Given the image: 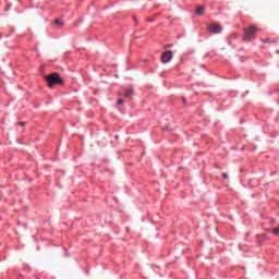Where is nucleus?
Listing matches in <instances>:
<instances>
[{"mask_svg":"<svg viewBox=\"0 0 279 279\" xmlns=\"http://www.w3.org/2000/svg\"><path fill=\"white\" fill-rule=\"evenodd\" d=\"M44 80H46L48 88H53V86L64 84V80L58 73L48 74L44 76Z\"/></svg>","mask_w":279,"mask_h":279,"instance_id":"nucleus-1","label":"nucleus"},{"mask_svg":"<svg viewBox=\"0 0 279 279\" xmlns=\"http://www.w3.org/2000/svg\"><path fill=\"white\" fill-rule=\"evenodd\" d=\"M256 32H258V28H256L254 26H250V27L245 28L244 37H243L244 43L252 41V39H254L256 36Z\"/></svg>","mask_w":279,"mask_h":279,"instance_id":"nucleus-2","label":"nucleus"},{"mask_svg":"<svg viewBox=\"0 0 279 279\" xmlns=\"http://www.w3.org/2000/svg\"><path fill=\"white\" fill-rule=\"evenodd\" d=\"M172 58H173V52H171V50H167L161 54V62L163 63L171 62Z\"/></svg>","mask_w":279,"mask_h":279,"instance_id":"nucleus-3","label":"nucleus"},{"mask_svg":"<svg viewBox=\"0 0 279 279\" xmlns=\"http://www.w3.org/2000/svg\"><path fill=\"white\" fill-rule=\"evenodd\" d=\"M208 29L211 34H221V25L219 24H211L208 26Z\"/></svg>","mask_w":279,"mask_h":279,"instance_id":"nucleus-4","label":"nucleus"},{"mask_svg":"<svg viewBox=\"0 0 279 279\" xmlns=\"http://www.w3.org/2000/svg\"><path fill=\"white\" fill-rule=\"evenodd\" d=\"M124 97L126 99H132L134 97V89L132 88L124 89Z\"/></svg>","mask_w":279,"mask_h":279,"instance_id":"nucleus-5","label":"nucleus"},{"mask_svg":"<svg viewBox=\"0 0 279 279\" xmlns=\"http://www.w3.org/2000/svg\"><path fill=\"white\" fill-rule=\"evenodd\" d=\"M204 12H205L204 7H197L195 14H197L198 16H202L204 15Z\"/></svg>","mask_w":279,"mask_h":279,"instance_id":"nucleus-6","label":"nucleus"},{"mask_svg":"<svg viewBox=\"0 0 279 279\" xmlns=\"http://www.w3.org/2000/svg\"><path fill=\"white\" fill-rule=\"evenodd\" d=\"M124 100L123 99H118V106H123Z\"/></svg>","mask_w":279,"mask_h":279,"instance_id":"nucleus-7","label":"nucleus"},{"mask_svg":"<svg viewBox=\"0 0 279 279\" xmlns=\"http://www.w3.org/2000/svg\"><path fill=\"white\" fill-rule=\"evenodd\" d=\"M54 24H56V25H62V23L60 22V20H56V21H54Z\"/></svg>","mask_w":279,"mask_h":279,"instance_id":"nucleus-8","label":"nucleus"},{"mask_svg":"<svg viewBox=\"0 0 279 279\" xmlns=\"http://www.w3.org/2000/svg\"><path fill=\"white\" fill-rule=\"evenodd\" d=\"M222 178H223L225 180H228V173H222Z\"/></svg>","mask_w":279,"mask_h":279,"instance_id":"nucleus-9","label":"nucleus"},{"mask_svg":"<svg viewBox=\"0 0 279 279\" xmlns=\"http://www.w3.org/2000/svg\"><path fill=\"white\" fill-rule=\"evenodd\" d=\"M263 43H271L269 41V38H266V39H262Z\"/></svg>","mask_w":279,"mask_h":279,"instance_id":"nucleus-10","label":"nucleus"},{"mask_svg":"<svg viewBox=\"0 0 279 279\" xmlns=\"http://www.w3.org/2000/svg\"><path fill=\"white\" fill-rule=\"evenodd\" d=\"M20 125H25V122H20Z\"/></svg>","mask_w":279,"mask_h":279,"instance_id":"nucleus-11","label":"nucleus"},{"mask_svg":"<svg viewBox=\"0 0 279 279\" xmlns=\"http://www.w3.org/2000/svg\"><path fill=\"white\" fill-rule=\"evenodd\" d=\"M277 53H279V50L277 51Z\"/></svg>","mask_w":279,"mask_h":279,"instance_id":"nucleus-12","label":"nucleus"}]
</instances>
